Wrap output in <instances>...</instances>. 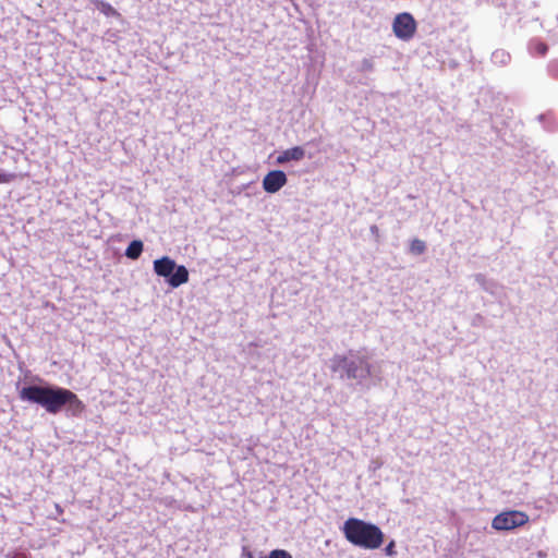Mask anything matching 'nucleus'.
Returning <instances> with one entry per match:
<instances>
[{
  "instance_id": "1",
  "label": "nucleus",
  "mask_w": 558,
  "mask_h": 558,
  "mask_svg": "<svg viewBox=\"0 0 558 558\" xmlns=\"http://www.w3.org/2000/svg\"><path fill=\"white\" fill-rule=\"evenodd\" d=\"M39 385H25L19 392L20 399L38 404L50 414L65 411L68 415L78 416L85 405L71 390L59 387L38 378Z\"/></svg>"
},
{
  "instance_id": "2",
  "label": "nucleus",
  "mask_w": 558,
  "mask_h": 558,
  "mask_svg": "<svg viewBox=\"0 0 558 558\" xmlns=\"http://www.w3.org/2000/svg\"><path fill=\"white\" fill-rule=\"evenodd\" d=\"M329 368L339 379L354 381L363 389H369L379 377L364 351L350 350L347 354H335L329 360Z\"/></svg>"
},
{
  "instance_id": "3",
  "label": "nucleus",
  "mask_w": 558,
  "mask_h": 558,
  "mask_svg": "<svg viewBox=\"0 0 558 558\" xmlns=\"http://www.w3.org/2000/svg\"><path fill=\"white\" fill-rule=\"evenodd\" d=\"M341 530L348 542L364 549H377L385 539L377 525L357 518H349Z\"/></svg>"
},
{
  "instance_id": "4",
  "label": "nucleus",
  "mask_w": 558,
  "mask_h": 558,
  "mask_svg": "<svg viewBox=\"0 0 558 558\" xmlns=\"http://www.w3.org/2000/svg\"><path fill=\"white\" fill-rule=\"evenodd\" d=\"M154 271L163 279H189L190 272L184 265H178L169 256L154 260Z\"/></svg>"
},
{
  "instance_id": "5",
  "label": "nucleus",
  "mask_w": 558,
  "mask_h": 558,
  "mask_svg": "<svg viewBox=\"0 0 558 558\" xmlns=\"http://www.w3.org/2000/svg\"><path fill=\"white\" fill-rule=\"evenodd\" d=\"M529 522V515L522 511L511 510L497 514L492 522L497 531H510Z\"/></svg>"
},
{
  "instance_id": "6",
  "label": "nucleus",
  "mask_w": 558,
  "mask_h": 558,
  "mask_svg": "<svg viewBox=\"0 0 558 558\" xmlns=\"http://www.w3.org/2000/svg\"><path fill=\"white\" fill-rule=\"evenodd\" d=\"M392 28L399 39L409 40L416 31V22L410 13L403 12L395 17Z\"/></svg>"
},
{
  "instance_id": "7",
  "label": "nucleus",
  "mask_w": 558,
  "mask_h": 558,
  "mask_svg": "<svg viewBox=\"0 0 558 558\" xmlns=\"http://www.w3.org/2000/svg\"><path fill=\"white\" fill-rule=\"evenodd\" d=\"M288 182L287 174L282 170H271L263 179L262 185L265 192L275 194Z\"/></svg>"
},
{
  "instance_id": "8",
  "label": "nucleus",
  "mask_w": 558,
  "mask_h": 558,
  "mask_svg": "<svg viewBox=\"0 0 558 558\" xmlns=\"http://www.w3.org/2000/svg\"><path fill=\"white\" fill-rule=\"evenodd\" d=\"M305 157V149L302 146H294L281 151L277 158V165H286L290 161H300Z\"/></svg>"
},
{
  "instance_id": "9",
  "label": "nucleus",
  "mask_w": 558,
  "mask_h": 558,
  "mask_svg": "<svg viewBox=\"0 0 558 558\" xmlns=\"http://www.w3.org/2000/svg\"><path fill=\"white\" fill-rule=\"evenodd\" d=\"M144 250V244L141 240H133L128 245L124 255L130 259H137Z\"/></svg>"
},
{
  "instance_id": "10",
  "label": "nucleus",
  "mask_w": 558,
  "mask_h": 558,
  "mask_svg": "<svg viewBox=\"0 0 558 558\" xmlns=\"http://www.w3.org/2000/svg\"><path fill=\"white\" fill-rule=\"evenodd\" d=\"M93 3L106 16H119V12L109 3L104 0H94Z\"/></svg>"
},
{
  "instance_id": "11",
  "label": "nucleus",
  "mask_w": 558,
  "mask_h": 558,
  "mask_svg": "<svg viewBox=\"0 0 558 558\" xmlns=\"http://www.w3.org/2000/svg\"><path fill=\"white\" fill-rule=\"evenodd\" d=\"M510 59V53L504 49H497L492 53V62L497 65H506Z\"/></svg>"
},
{
  "instance_id": "12",
  "label": "nucleus",
  "mask_w": 558,
  "mask_h": 558,
  "mask_svg": "<svg viewBox=\"0 0 558 558\" xmlns=\"http://www.w3.org/2000/svg\"><path fill=\"white\" fill-rule=\"evenodd\" d=\"M375 69V61L373 58H364L359 65L356 66V70L359 72L363 73H371Z\"/></svg>"
},
{
  "instance_id": "13",
  "label": "nucleus",
  "mask_w": 558,
  "mask_h": 558,
  "mask_svg": "<svg viewBox=\"0 0 558 558\" xmlns=\"http://www.w3.org/2000/svg\"><path fill=\"white\" fill-rule=\"evenodd\" d=\"M426 250V244L424 241L422 240H418V239H414L412 242H411V245H410V251L415 254V255H421L425 252Z\"/></svg>"
},
{
  "instance_id": "14",
  "label": "nucleus",
  "mask_w": 558,
  "mask_h": 558,
  "mask_svg": "<svg viewBox=\"0 0 558 558\" xmlns=\"http://www.w3.org/2000/svg\"><path fill=\"white\" fill-rule=\"evenodd\" d=\"M395 548H396V542L392 539L385 547V554L390 557L395 556L397 554Z\"/></svg>"
},
{
  "instance_id": "15",
  "label": "nucleus",
  "mask_w": 558,
  "mask_h": 558,
  "mask_svg": "<svg viewBox=\"0 0 558 558\" xmlns=\"http://www.w3.org/2000/svg\"><path fill=\"white\" fill-rule=\"evenodd\" d=\"M14 179V174L8 173L4 171H0V184L1 183H9Z\"/></svg>"
},
{
  "instance_id": "16",
  "label": "nucleus",
  "mask_w": 558,
  "mask_h": 558,
  "mask_svg": "<svg viewBox=\"0 0 558 558\" xmlns=\"http://www.w3.org/2000/svg\"><path fill=\"white\" fill-rule=\"evenodd\" d=\"M483 324H484V317L480 314L474 315V317L472 318V326L478 327V326H482Z\"/></svg>"
},
{
  "instance_id": "17",
  "label": "nucleus",
  "mask_w": 558,
  "mask_h": 558,
  "mask_svg": "<svg viewBox=\"0 0 558 558\" xmlns=\"http://www.w3.org/2000/svg\"><path fill=\"white\" fill-rule=\"evenodd\" d=\"M536 51L539 56H545L547 52V46L544 43H537Z\"/></svg>"
},
{
  "instance_id": "18",
  "label": "nucleus",
  "mask_w": 558,
  "mask_h": 558,
  "mask_svg": "<svg viewBox=\"0 0 558 558\" xmlns=\"http://www.w3.org/2000/svg\"><path fill=\"white\" fill-rule=\"evenodd\" d=\"M369 231L376 239L379 236V228L376 225H372Z\"/></svg>"
},
{
  "instance_id": "19",
  "label": "nucleus",
  "mask_w": 558,
  "mask_h": 558,
  "mask_svg": "<svg viewBox=\"0 0 558 558\" xmlns=\"http://www.w3.org/2000/svg\"><path fill=\"white\" fill-rule=\"evenodd\" d=\"M550 71L553 72L554 76L558 77V62L557 63H553L550 65Z\"/></svg>"
},
{
  "instance_id": "20",
  "label": "nucleus",
  "mask_w": 558,
  "mask_h": 558,
  "mask_svg": "<svg viewBox=\"0 0 558 558\" xmlns=\"http://www.w3.org/2000/svg\"><path fill=\"white\" fill-rule=\"evenodd\" d=\"M170 286V288L174 289L178 288L180 284L184 283L185 281H167Z\"/></svg>"
},
{
  "instance_id": "21",
  "label": "nucleus",
  "mask_w": 558,
  "mask_h": 558,
  "mask_svg": "<svg viewBox=\"0 0 558 558\" xmlns=\"http://www.w3.org/2000/svg\"><path fill=\"white\" fill-rule=\"evenodd\" d=\"M537 556H538L539 558H545V557H546V553H544V551L539 550V551L537 553Z\"/></svg>"
},
{
  "instance_id": "22",
  "label": "nucleus",
  "mask_w": 558,
  "mask_h": 558,
  "mask_svg": "<svg viewBox=\"0 0 558 558\" xmlns=\"http://www.w3.org/2000/svg\"><path fill=\"white\" fill-rule=\"evenodd\" d=\"M12 558H26L23 554H15Z\"/></svg>"
}]
</instances>
